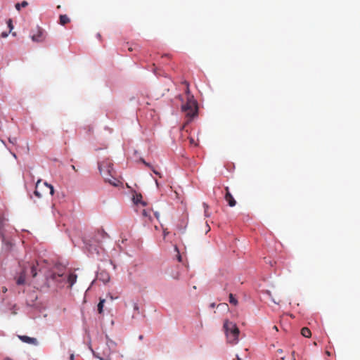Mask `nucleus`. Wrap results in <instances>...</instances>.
<instances>
[{"mask_svg": "<svg viewBox=\"0 0 360 360\" xmlns=\"http://www.w3.org/2000/svg\"><path fill=\"white\" fill-rule=\"evenodd\" d=\"M155 184H156V185L158 186V185H159V184H158V181H157V180H155Z\"/></svg>", "mask_w": 360, "mask_h": 360, "instance_id": "39", "label": "nucleus"}, {"mask_svg": "<svg viewBox=\"0 0 360 360\" xmlns=\"http://www.w3.org/2000/svg\"><path fill=\"white\" fill-rule=\"evenodd\" d=\"M107 236V233L103 230H98L96 233V240H99L100 238H104Z\"/></svg>", "mask_w": 360, "mask_h": 360, "instance_id": "18", "label": "nucleus"}, {"mask_svg": "<svg viewBox=\"0 0 360 360\" xmlns=\"http://www.w3.org/2000/svg\"><path fill=\"white\" fill-rule=\"evenodd\" d=\"M203 206L205 207V215L208 216V214H207V210L208 209V205L206 203H203Z\"/></svg>", "mask_w": 360, "mask_h": 360, "instance_id": "26", "label": "nucleus"}, {"mask_svg": "<svg viewBox=\"0 0 360 360\" xmlns=\"http://www.w3.org/2000/svg\"><path fill=\"white\" fill-rule=\"evenodd\" d=\"M71 167H72V169L73 170H75V172H77V169L75 168V167L74 165H72V166H71Z\"/></svg>", "mask_w": 360, "mask_h": 360, "instance_id": "32", "label": "nucleus"}, {"mask_svg": "<svg viewBox=\"0 0 360 360\" xmlns=\"http://www.w3.org/2000/svg\"><path fill=\"white\" fill-rule=\"evenodd\" d=\"M224 199L228 202V205L230 207H234L236 205V201L231 193H228V195H225Z\"/></svg>", "mask_w": 360, "mask_h": 360, "instance_id": "10", "label": "nucleus"}, {"mask_svg": "<svg viewBox=\"0 0 360 360\" xmlns=\"http://www.w3.org/2000/svg\"><path fill=\"white\" fill-rule=\"evenodd\" d=\"M64 276V274L63 273H53L51 275V278L53 280V281H55L56 282H60L61 281V278Z\"/></svg>", "mask_w": 360, "mask_h": 360, "instance_id": "13", "label": "nucleus"}, {"mask_svg": "<svg viewBox=\"0 0 360 360\" xmlns=\"http://www.w3.org/2000/svg\"><path fill=\"white\" fill-rule=\"evenodd\" d=\"M60 24L62 25H65L70 22V18L67 15H60Z\"/></svg>", "mask_w": 360, "mask_h": 360, "instance_id": "16", "label": "nucleus"}, {"mask_svg": "<svg viewBox=\"0 0 360 360\" xmlns=\"http://www.w3.org/2000/svg\"><path fill=\"white\" fill-rule=\"evenodd\" d=\"M281 360H285V357H281Z\"/></svg>", "mask_w": 360, "mask_h": 360, "instance_id": "41", "label": "nucleus"}, {"mask_svg": "<svg viewBox=\"0 0 360 360\" xmlns=\"http://www.w3.org/2000/svg\"><path fill=\"white\" fill-rule=\"evenodd\" d=\"M1 35L2 37L5 38V37H6L8 36V33L2 32Z\"/></svg>", "mask_w": 360, "mask_h": 360, "instance_id": "29", "label": "nucleus"}, {"mask_svg": "<svg viewBox=\"0 0 360 360\" xmlns=\"http://www.w3.org/2000/svg\"><path fill=\"white\" fill-rule=\"evenodd\" d=\"M0 292H2L3 293H6L7 292V288L5 286H2L0 288Z\"/></svg>", "mask_w": 360, "mask_h": 360, "instance_id": "25", "label": "nucleus"}, {"mask_svg": "<svg viewBox=\"0 0 360 360\" xmlns=\"http://www.w3.org/2000/svg\"><path fill=\"white\" fill-rule=\"evenodd\" d=\"M28 5L27 2L25 1H23L21 4H16L15 8L17 10L20 11V7H26Z\"/></svg>", "mask_w": 360, "mask_h": 360, "instance_id": "22", "label": "nucleus"}, {"mask_svg": "<svg viewBox=\"0 0 360 360\" xmlns=\"http://www.w3.org/2000/svg\"><path fill=\"white\" fill-rule=\"evenodd\" d=\"M229 302L233 305H237L238 300L233 297L232 293L229 294Z\"/></svg>", "mask_w": 360, "mask_h": 360, "instance_id": "21", "label": "nucleus"}, {"mask_svg": "<svg viewBox=\"0 0 360 360\" xmlns=\"http://www.w3.org/2000/svg\"><path fill=\"white\" fill-rule=\"evenodd\" d=\"M211 307H214V303H213V304H211Z\"/></svg>", "mask_w": 360, "mask_h": 360, "instance_id": "42", "label": "nucleus"}, {"mask_svg": "<svg viewBox=\"0 0 360 360\" xmlns=\"http://www.w3.org/2000/svg\"><path fill=\"white\" fill-rule=\"evenodd\" d=\"M98 169L105 181L114 186H118L120 181L115 177V171L112 168V162L109 159H105L98 162Z\"/></svg>", "mask_w": 360, "mask_h": 360, "instance_id": "2", "label": "nucleus"}, {"mask_svg": "<svg viewBox=\"0 0 360 360\" xmlns=\"http://www.w3.org/2000/svg\"><path fill=\"white\" fill-rule=\"evenodd\" d=\"M277 353L282 354L283 353V350L279 349L277 350Z\"/></svg>", "mask_w": 360, "mask_h": 360, "instance_id": "31", "label": "nucleus"}, {"mask_svg": "<svg viewBox=\"0 0 360 360\" xmlns=\"http://www.w3.org/2000/svg\"><path fill=\"white\" fill-rule=\"evenodd\" d=\"M183 84L186 86V103L181 105V110L185 113L187 117L186 122H189L193 117L198 115V107L196 100L194 96L191 94L189 90V84L188 82L184 81Z\"/></svg>", "mask_w": 360, "mask_h": 360, "instance_id": "1", "label": "nucleus"}, {"mask_svg": "<svg viewBox=\"0 0 360 360\" xmlns=\"http://www.w3.org/2000/svg\"><path fill=\"white\" fill-rule=\"evenodd\" d=\"M141 214L143 217L145 219L146 221H147V219L148 221H150L152 219V211L150 210L143 209L142 210Z\"/></svg>", "mask_w": 360, "mask_h": 360, "instance_id": "11", "label": "nucleus"}, {"mask_svg": "<svg viewBox=\"0 0 360 360\" xmlns=\"http://www.w3.org/2000/svg\"><path fill=\"white\" fill-rule=\"evenodd\" d=\"M5 221H6V219L2 217V216H0V238H2V240H4V226H5Z\"/></svg>", "mask_w": 360, "mask_h": 360, "instance_id": "14", "label": "nucleus"}, {"mask_svg": "<svg viewBox=\"0 0 360 360\" xmlns=\"http://www.w3.org/2000/svg\"><path fill=\"white\" fill-rule=\"evenodd\" d=\"M301 334L305 338H309L311 335V330L307 327H304L302 328Z\"/></svg>", "mask_w": 360, "mask_h": 360, "instance_id": "17", "label": "nucleus"}, {"mask_svg": "<svg viewBox=\"0 0 360 360\" xmlns=\"http://www.w3.org/2000/svg\"><path fill=\"white\" fill-rule=\"evenodd\" d=\"M132 50H133V49H132V48H131V47H130V48H129V51H132Z\"/></svg>", "mask_w": 360, "mask_h": 360, "instance_id": "38", "label": "nucleus"}, {"mask_svg": "<svg viewBox=\"0 0 360 360\" xmlns=\"http://www.w3.org/2000/svg\"><path fill=\"white\" fill-rule=\"evenodd\" d=\"M105 301V300L104 299H101L99 303L98 304L97 307H98V311L99 314H102V312H103V309Z\"/></svg>", "mask_w": 360, "mask_h": 360, "instance_id": "19", "label": "nucleus"}, {"mask_svg": "<svg viewBox=\"0 0 360 360\" xmlns=\"http://www.w3.org/2000/svg\"><path fill=\"white\" fill-rule=\"evenodd\" d=\"M132 200L134 204L137 205L139 203L142 204L143 205H146V203L142 201V195L141 193H134L133 194Z\"/></svg>", "mask_w": 360, "mask_h": 360, "instance_id": "9", "label": "nucleus"}, {"mask_svg": "<svg viewBox=\"0 0 360 360\" xmlns=\"http://www.w3.org/2000/svg\"><path fill=\"white\" fill-rule=\"evenodd\" d=\"M7 24H8V27H9L10 29V31L11 32L12 30V29L13 28V22H12V20L11 19H8L7 20Z\"/></svg>", "mask_w": 360, "mask_h": 360, "instance_id": "23", "label": "nucleus"}, {"mask_svg": "<svg viewBox=\"0 0 360 360\" xmlns=\"http://www.w3.org/2000/svg\"><path fill=\"white\" fill-rule=\"evenodd\" d=\"M139 339H140V340L143 339V335H140V336H139Z\"/></svg>", "mask_w": 360, "mask_h": 360, "instance_id": "40", "label": "nucleus"}, {"mask_svg": "<svg viewBox=\"0 0 360 360\" xmlns=\"http://www.w3.org/2000/svg\"><path fill=\"white\" fill-rule=\"evenodd\" d=\"M98 278L106 283L110 281V275L106 271H103L98 273Z\"/></svg>", "mask_w": 360, "mask_h": 360, "instance_id": "8", "label": "nucleus"}, {"mask_svg": "<svg viewBox=\"0 0 360 360\" xmlns=\"http://www.w3.org/2000/svg\"><path fill=\"white\" fill-rule=\"evenodd\" d=\"M153 214L156 217L157 219H159L160 214L158 212H153Z\"/></svg>", "mask_w": 360, "mask_h": 360, "instance_id": "28", "label": "nucleus"}, {"mask_svg": "<svg viewBox=\"0 0 360 360\" xmlns=\"http://www.w3.org/2000/svg\"><path fill=\"white\" fill-rule=\"evenodd\" d=\"M175 250L178 253L177 259H178L179 262H181V256L179 255V252L178 248L176 246H175Z\"/></svg>", "mask_w": 360, "mask_h": 360, "instance_id": "24", "label": "nucleus"}, {"mask_svg": "<svg viewBox=\"0 0 360 360\" xmlns=\"http://www.w3.org/2000/svg\"><path fill=\"white\" fill-rule=\"evenodd\" d=\"M224 328L226 333L227 342L236 345L238 341L240 330L236 324L226 320L224 323Z\"/></svg>", "mask_w": 360, "mask_h": 360, "instance_id": "3", "label": "nucleus"}, {"mask_svg": "<svg viewBox=\"0 0 360 360\" xmlns=\"http://www.w3.org/2000/svg\"><path fill=\"white\" fill-rule=\"evenodd\" d=\"M18 338L23 342L29 344V345H37L38 341L34 338H31L27 335H18Z\"/></svg>", "mask_w": 360, "mask_h": 360, "instance_id": "6", "label": "nucleus"}, {"mask_svg": "<svg viewBox=\"0 0 360 360\" xmlns=\"http://www.w3.org/2000/svg\"><path fill=\"white\" fill-rule=\"evenodd\" d=\"M70 359H71V360H73V359H74V355H73V354H71V355H70Z\"/></svg>", "mask_w": 360, "mask_h": 360, "instance_id": "34", "label": "nucleus"}, {"mask_svg": "<svg viewBox=\"0 0 360 360\" xmlns=\"http://www.w3.org/2000/svg\"><path fill=\"white\" fill-rule=\"evenodd\" d=\"M29 267L30 269V273L32 277H35L37 274L36 266L34 264H29Z\"/></svg>", "mask_w": 360, "mask_h": 360, "instance_id": "20", "label": "nucleus"}, {"mask_svg": "<svg viewBox=\"0 0 360 360\" xmlns=\"http://www.w3.org/2000/svg\"><path fill=\"white\" fill-rule=\"evenodd\" d=\"M164 56L169 58L170 55L169 54H165V55L162 56V57H164Z\"/></svg>", "mask_w": 360, "mask_h": 360, "instance_id": "33", "label": "nucleus"}, {"mask_svg": "<svg viewBox=\"0 0 360 360\" xmlns=\"http://www.w3.org/2000/svg\"><path fill=\"white\" fill-rule=\"evenodd\" d=\"M141 161L146 165L148 167H149L150 169H152V171L153 172V173L156 175H158L159 177H162V175L158 171L156 170L150 163L148 162H146L143 159H141Z\"/></svg>", "mask_w": 360, "mask_h": 360, "instance_id": "15", "label": "nucleus"}, {"mask_svg": "<svg viewBox=\"0 0 360 360\" xmlns=\"http://www.w3.org/2000/svg\"><path fill=\"white\" fill-rule=\"evenodd\" d=\"M46 38L44 31L42 28L37 27L32 31L31 39L35 42H42Z\"/></svg>", "mask_w": 360, "mask_h": 360, "instance_id": "5", "label": "nucleus"}, {"mask_svg": "<svg viewBox=\"0 0 360 360\" xmlns=\"http://www.w3.org/2000/svg\"><path fill=\"white\" fill-rule=\"evenodd\" d=\"M224 190H225V192H226V193H225V195H228V193H231L230 190H229V188L228 186H226V187L224 188Z\"/></svg>", "mask_w": 360, "mask_h": 360, "instance_id": "27", "label": "nucleus"}, {"mask_svg": "<svg viewBox=\"0 0 360 360\" xmlns=\"http://www.w3.org/2000/svg\"><path fill=\"white\" fill-rule=\"evenodd\" d=\"M77 276L75 273H71L68 276V282L71 288L77 281Z\"/></svg>", "mask_w": 360, "mask_h": 360, "instance_id": "12", "label": "nucleus"}, {"mask_svg": "<svg viewBox=\"0 0 360 360\" xmlns=\"http://www.w3.org/2000/svg\"><path fill=\"white\" fill-rule=\"evenodd\" d=\"M26 274L27 270L25 267H23L22 272L20 273L19 277L17 279V284L18 285H23L25 282V278H26Z\"/></svg>", "mask_w": 360, "mask_h": 360, "instance_id": "7", "label": "nucleus"}, {"mask_svg": "<svg viewBox=\"0 0 360 360\" xmlns=\"http://www.w3.org/2000/svg\"><path fill=\"white\" fill-rule=\"evenodd\" d=\"M295 351H293V352H292V360H295Z\"/></svg>", "mask_w": 360, "mask_h": 360, "instance_id": "30", "label": "nucleus"}, {"mask_svg": "<svg viewBox=\"0 0 360 360\" xmlns=\"http://www.w3.org/2000/svg\"><path fill=\"white\" fill-rule=\"evenodd\" d=\"M274 329H275L276 330H278V328L276 326H274Z\"/></svg>", "mask_w": 360, "mask_h": 360, "instance_id": "36", "label": "nucleus"}, {"mask_svg": "<svg viewBox=\"0 0 360 360\" xmlns=\"http://www.w3.org/2000/svg\"><path fill=\"white\" fill-rule=\"evenodd\" d=\"M236 359H237V360H241L238 356H236Z\"/></svg>", "mask_w": 360, "mask_h": 360, "instance_id": "37", "label": "nucleus"}, {"mask_svg": "<svg viewBox=\"0 0 360 360\" xmlns=\"http://www.w3.org/2000/svg\"><path fill=\"white\" fill-rule=\"evenodd\" d=\"M54 193L53 186L46 182H41V180H38L36 184L34 195L38 198H41L46 195H52Z\"/></svg>", "mask_w": 360, "mask_h": 360, "instance_id": "4", "label": "nucleus"}, {"mask_svg": "<svg viewBox=\"0 0 360 360\" xmlns=\"http://www.w3.org/2000/svg\"><path fill=\"white\" fill-rule=\"evenodd\" d=\"M190 142L193 143L194 142V140L193 139H191Z\"/></svg>", "mask_w": 360, "mask_h": 360, "instance_id": "35", "label": "nucleus"}]
</instances>
